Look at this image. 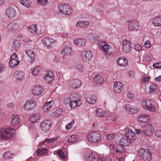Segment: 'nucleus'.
<instances>
[{
	"mask_svg": "<svg viewBox=\"0 0 161 161\" xmlns=\"http://www.w3.org/2000/svg\"><path fill=\"white\" fill-rule=\"evenodd\" d=\"M75 68L76 70L80 72H83L84 71L85 67L81 64H78L75 66Z\"/></svg>",
	"mask_w": 161,
	"mask_h": 161,
	"instance_id": "obj_43",
	"label": "nucleus"
},
{
	"mask_svg": "<svg viewBox=\"0 0 161 161\" xmlns=\"http://www.w3.org/2000/svg\"><path fill=\"white\" fill-rule=\"evenodd\" d=\"M43 44L48 48H50L52 44L55 42V40L53 38L49 37H45L42 40Z\"/></svg>",
	"mask_w": 161,
	"mask_h": 161,
	"instance_id": "obj_19",
	"label": "nucleus"
},
{
	"mask_svg": "<svg viewBox=\"0 0 161 161\" xmlns=\"http://www.w3.org/2000/svg\"><path fill=\"white\" fill-rule=\"evenodd\" d=\"M130 44V42L127 40H124L123 42L122 49L124 53H128L131 50Z\"/></svg>",
	"mask_w": 161,
	"mask_h": 161,
	"instance_id": "obj_16",
	"label": "nucleus"
},
{
	"mask_svg": "<svg viewBox=\"0 0 161 161\" xmlns=\"http://www.w3.org/2000/svg\"><path fill=\"white\" fill-rule=\"evenodd\" d=\"M20 123L19 117L17 115H13L11 118V124L12 126H15L19 125Z\"/></svg>",
	"mask_w": 161,
	"mask_h": 161,
	"instance_id": "obj_20",
	"label": "nucleus"
},
{
	"mask_svg": "<svg viewBox=\"0 0 161 161\" xmlns=\"http://www.w3.org/2000/svg\"><path fill=\"white\" fill-rule=\"evenodd\" d=\"M79 97L77 93L71 94L69 97V101H78Z\"/></svg>",
	"mask_w": 161,
	"mask_h": 161,
	"instance_id": "obj_41",
	"label": "nucleus"
},
{
	"mask_svg": "<svg viewBox=\"0 0 161 161\" xmlns=\"http://www.w3.org/2000/svg\"><path fill=\"white\" fill-rule=\"evenodd\" d=\"M58 137L56 136L55 137H53L50 139H46L43 142H40L39 145L42 146V145H44L46 142L47 143L54 142L58 139Z\"/></svg>",
	"mask_w": 161,
	"mask_h": 161,
	"instance_id": "obj_36",
	"label": "nucleus"
},
{
	"mask_svg": "<svg viewBox=\"0 0 161 161\" xmlns=\"http://www.w3.org/2000/svg\"><path fill=\"white\" fill-rule=\"evenodd\" d=\"M99 47L102 48V50L104 52L108 54L112 53L114 52V49L107 44L105 42H101Z\"/></svg>",
	"mask_w": 161,
	"mask_h": 161,
	"instance_id": "obj_12",
	"label": "nucleus"
},
{
	"mask_svg": "<svg viewBox=\"0 0 161 161\" xmlns=\"http://www.w3.org/2000/svg\"><path fill=\"white\" fill-rule=\"evenodd\" d=\"M58 8L59 13L65 15H69L73 11L72 8L71 6L67 4H59Z\"/></svg>",
	"mask_w": 161,
	"mask_h": 161,
	"instance_id": "obj_5",
	"label": "nucleus"
},
{
	"mask_svg": "<svg viewBox=\"0 0 161 161\" xmlns=\"http://www.w3.org/2000/svg\"><path fill=\"white\" fill-rule=\"evenodd\" d=\"M150 92L153 93L155 92L157 90L156 86L153 84H151L149 88Z\"/></svg>",
	"mask_w": 161,
	"mask_h": 161,
	"instance_id": "obj_48",
	"label": "nucleus"
},
{
	"mask_svg": "<svg viewBox=\"0 0 161 161\" xmlns=\"http://www.w3.org/2000/svg\"><path fill=\"white\" fill-rule=\"evenodd\" d=\"M153 24L155 26H161V16L156 17L153 19Z\"/></svg>",
	"mask_w": 161,
	"mask_h": 161,
	"instance_id": "obj_35",
	"label": "nucleus"
},
{
	"mask_svg": "<svg viewBox=\"0 0 161 161\" xmlns=\"http://www.w3.org/2000/svg\"><path fill=\"white\" fill-rule=\"evenodd\" d=\"M43 91V88L40 86L36 85L32 89V92L36 96L40 95Z\"/></svg>",
	"mask_w": 161,
	"mask_h": 161,
	"instance_id": "obj_17",
	"label": "nucleus"
},
{
	"mask_svg": "<svg viewBox=\"0 0 161 161\" xmlns=\"http://www.w3.org/2000/svg\"><path fill=\"white\" fill-rule=\"evenodd\" d=\"M24 5L27 8L31 6V3H29L28 1L27 0H25Z\"/></svg>",
	"mask_w": 161,
	"mask_h": 161,
	"instance_id": "obj_63",
	"label": "nucleus"
},
{
	"mask_svg": "<svg viewBox=\"0 0 161 161\" xmlns=\"http://www.w3.org/2000/svg\"><path fill=\"white\" fill-rule=\"evenodd\" d=\"M89 22L87 21H78L76 24V26L78 28H85L89 25Z\"/></svg>",
	"mask_w": 161,
	"mask_h": 161,
	"instance_id": "obj_32",
	"label": "nucleus"
},
{
	"mask_svg": "<svg viewBox=\"0 0 161 161\" xmlns=\"http://www.w3.org/2000/svg\"><path fill=\"white\" fill-rule=\"evenodd\" d=\"M113 88L115 92H119L123 89V85L121 82L119 81L115 82Z\"/></svg>",
	"mask_w": 161,
	"mask_h": 161,
	"instance_id": "obj_27",
	"label": "nucleus"
},
{
	"mask_svg": "<svg viewBox=\"0 0 161 161\" xmlns=\"http://www.w3.org/2000/svg\"><path fill=\"white\" fill-rule=\"evenodd\" d=\"M53 61L56 63H59L60 61V58L59 57L55 56Z\"/></svg>",
	"mask_w": 161,
	"mask_h": 161,
	"instance_id": "obj_61",
	"label": "nucleus"
},
{
	"mask_svg": "<svg viewBox=\"0 0 161 161\" xmlns=\"http://www.w3.org/2000/svg\"><path fill=\"white\" fill-rule=\"evenodd\" d=\"M142 131H144V134L147 136H150L154 131V127L150 124L142 126Z\"/></svg>",
	"mask_w": 161,
	"mask_h": 161,
	"instance_id": "obj_9",
	"label": "nucleus"
},
{
	"mask_svg": "<svg viewBox=\"0 0 161 161\" xmlns=\"http://www.w3.org/2000/svg\"><path fill=\"white\" fill-rule=\"evenodd\" d=\"M5 14L7 17L11 19L16 16V12L13 8L10 7L6 9Z\"/></svg>",
	"mask_w": 161,
	"mask_h": 161,
	"instance_id": "obj_21",
	"label": "nucleus"
},
{
	"mask_svg": "<svg viewBox=\"0 0 161 161\" xmlns=\"http://www.w3.org/2000/svg\"><path fill=\"white\" fill-rule=\"evenodd\" d=\"M150 119V118L149 116L145 114H142L139 115L137 117L138 121L140 123H147Z\"/></svg>",
	"mask_w": 161,
	"mask_h": 161,
	"instance_id": "obj_18",
	"label": "nucleus"
},
{
	"mask_svg": "<svg viewBox=\"0 0 161 161\" xmlns=\"http://www.w3.org/2000/svg\"><path fill=\"white\" fill-rule=\"evenodd\" d=\"M36 24L32 25L27 27V30L30 33L33 34L36 33Z\"/></svg>",
	"mask_w": 161,
	"mask_h": 161,
	"instance_id": "obj_38",
	"label": "nucleus"
},
{
	"mask_svg": "<svg viewBox=\"0 0 161 161\" xmlns=\"http://www.w3.org/2000/svg\"><path fill=\"white\" fill-rule=\"evenodd\" d=\"M94 81L97 84H101L103 83V78L101 75L95 76L94 78Z\"/></svg>",
	"mask_w": 161,
	"mask_h": 161,
	"instance_id": "obj_39",
	"label": "nucleus"
},
{
	"mask_svg": "<svg viewBox=\"0 0 161 161\" xmlns=\"http://www.w3.org/2000/svg\"><path fill=\"white\" fill-rule=\"evenodd\" d=\"M19 63L17 55L14 53L11 56L9 62V65L11 67H16Z\"/></svg>",
	"mask_w": 161,
	"mask_h": 161,
	"instance_id": "obj_14",
	"label": "nucleus"
},
{
	"mask_svg": "<svg viewBox=\"0 0 161 161\" xmlns=\"http://www.w3.org/2000/svg\"><path fill=\"white\" fill-rule=\"evenodd\" d=\"M116 151L119 153H123L124 152V150L122 145H119L116 148Z\"/></svg>",
	"mask_w": 161,
	"mask_h": 161,
	"instance_id": "obj_50",
	"label": "nucleus"
},
{
	"mask_svg": "<svg viewBox=\"0 0 161 161\" xmlns=\"http://www.w3.org/2000/svg\"><path fill=\"white\" fill-rule=\"evenodd\" d=\"M72 51V47L66 46L62 48L61 53L64 56H68L70 54Z\"/></svg>",
	"mask_w": 161,
	"mask_h": 161,
	"instance_id": "obj_24",
	"label": "nucleus"
},
{
	"mask_svg": "<svg viewBox=\"0 0 161 161\" xmlns=\"http://www.w3.org/2000/svg\"><path fill=\"white\" fill-rule=\"evenodd\" d=\"M106 137L108 140H111L115 137V135L114 134H109L106 135Z\"/></svg>",
	"mask_w": 161,
	"mask_h": 161,
	"instance_id": "obj_52",
	"label": "nucleus"
},
{
	"mask_svg": "<svg viewBox=\"0 0 161 161\" xmlns=\"http://www.w3.org/2000/svg\"><path fill=\"white\" fill-rule=\"evenodd\" d=\"M19 46V44L18 43V42L17 41H14L13 47H14L15 48H17Z\"/></svg>",
	"mask_w": 161,
	"mask_h": 161,
	"instance_id": "obj_60",
	"label": "nucleus"
},
{
	"mask_svg": "<svg viewBox=\"0 0 161 161\" xmlns=\"http://www.w3.org/2000/svg\"><path fill=\"white\" fill-rule=\"evenodd\" d=\"M21 27L19 24L17 22H10L7 25L6 28L7 31L9 32H12L16 30L20 29Z\"/></svg>",
	"mask_w": 161,
	"mask_h": 161,
	"instance_id": "obj_13",
	"label": "nucleus"
},
{
	"mask_svg": "<svg viewBox=\"0 0 161 161\" xmlns=\"http://www.w3.org/2000/svg\"><path fill=\"white\" fill-rule=\"evenodd\" d=\"M48 2V0H42L41 1L40 0H38L37 2L39 4L45 5H47Z\"/></svg>",
	"mask_w": 161,
	"mask_h": 161,
	"instance_id": "obj_51",
	"label": "nucleus"
},
{
	"mask_svg": "<svg viewBox=\"0 0 161 161\" xmlns=\"http://www.w3.org/2000/svg\"><path fill=\"white\" fill-rule=\"evenodd\" d=\"M15 130L11 127L2 129L0 131V138L3 139L10 138L14 136Z\"/></svg>",
	"mask_w": 161,
	"mask_h": 161,
	"instance_id": "obj_2",
	"label": "nucleus"
},
{
	"mask_svg": "<svg viewBox=\"0 0 161 161\" xmlns=\"http://www.w3.org/2000/svg\"><path fill=\"white\" fill-rule=\"evenodd\" d=\"M87 102L90 104H94L95 103L97 100L96 96L94 94L88 95L86 98Z\"/></svg>",
	"mask_w": 161,
	"mask_h": 161,
	"instance_id": "obj_26",
	"label": "nucleus"
},
{
	"mask_svg": "<svg viewBox=\"0 0 161 161\" xmlns=\"http://www.w3.org/2000/svg\"><path fill=\"white\" fill-rule=\"evenodd\" d=\"M12 155H13V154L10 152L7 151L4 153L3 157L6 158H9L12 157Z\"/></svg>",
	"mask_w": 161,
	"mask_h": 161,
	"instance_id": "obj_49",
	"label": "nucleus"
},
{
	"mask_svg": "<svg viewBox=\"0 0 161 161\" xmlns=\"http://www.w3.org/2000/svg\"><path fill=\"white\" fill-rule=\"evenodd\" d=\"M142 127L140 129H137L136 130V134H139L140 133H142L144 134V131H142Z\"/></svg>",
	"mask_w": 161,
	"mask_h": 161,
	"instance_id": "obj_62",
	"label": "nucleus"
},
{
	"mask_svg": "<svg viewBox=\"0 0 161 161\" xmlns=\"http://www.w3.org/2000/svg\"><path fill=\"white\" fill-rule=\"evenodd\" d=\"M149 77L147 76H144L142 79V82H145L148 81Z\"/></svg>",
	"mask_w": 161,
	"mask_h": 161,
	"instance_id": "obj_57",
	"label": "nucleus"
},
{
	"mask_svg": "<svg viewBox=\"0 0 161 161\" xmlns=\"http://www.w3.org/2000/svg\"><path fill=\"white\" fill-rule=\"evenodd\" d=\"M62 113V110L61 108H58L53 112V115L54 116L57 117L60 115Z\"/></svg>",
	"mask_w": 161,
	"mask_h": 161,
	"instance_id": "obj_47",
	"label": "nucleus"
},
{
	"mask_svg": "<svg viewBox=\"0 0 161 161\" xmlns=\"http://www.w3.org/2000/svg\"><path fill=\"white\" fill-rule=\"evenodd\" d=\"M81 84L80 81L78 79H74L70 81L69 85L73 88H75L79 86Z\"/></svg>",
	"mask_w": 161,
	"mask_h": 161,
	"instance_id": "obj_25",
	"label": "nucleus"
},
{
	"mask_svg": "<svg viewBox=\"0 0 161 161\" xmlns=\"http://www.w3.org/2000/svg\"><path fill=\"white\" fill-rule=\"evenodd\" d=\"M127 24L129 30L130 31H136L139 28V24L136 20H132L128 22Z\"/></svg>",
	"mask_w": 161,
	"mask_h": 161,
	"instance_id": "obj_15",
	"label": "nucleus"
},
{
	"mask_svg": "<svg viewBox=\"0 0 161 161\" xmlns=\"http://www.w3.org/2000/svg\"><path fill=\"white\" fill-rule=\"evenodd\" d=\"M119 143L121 145L124 146H130L132 145V142L128 141L125 137H122L119 139Z\"/></svg>",
	"mask_w": 161,
	"mask_h": 161,
	"instance_id": "obj_28",
	"label": "nucleus"
},
{
	"mask_svg": "<svg viewBox=\"0 0 161 161\" xmlns=\"http://www.w3.org/2000/svg\"><path fill=\"white\" fill-rule=\"evenodd\" d=\"M141 106L143 108L150 112H155L156 111V106L153 101L152 100L145 99L142 101Z\"/></svg>",
	"mask_w": 161,
	"mask_h": 161,
	"instance_id": "obj_1",
	"label": "nucleus"
},
{
	"mask_svg": "<svg viewBox=\"0 0 161 161\" xmlns=\"http://www.w3.org/2000/svg\"><path fill=\"white\" fill-rule=\"evenodd\" d=\"M81 57L82 59L85 62L89 63L93 57V54L89 50H84L81 52Z\"/></svg>",
	"mask_w": 161,
	"mask_h": 161,
	"instance_id": "obj_8",
	"label": "nucleus"
},
{
	"mask_svg": "<svg viewBox=\"0 0 161 161\" xmlns=\"http://www.w3.org/2000/svg\"><path fill=\"white\" fill-rule=\"evenodd\" d=\"M125 135L129 140L132 141H134L137 139V136L136 134L129 128L125 129Z\"/></svg>",
	"mask_w": 161,
	"mask_h": 161,
	"instance_id": "obj_11",
	"label": "nucleus"
},
{
	"mask_svg": "<svg viewBox=\"0 0 161 161\" xmlns=\"http://www.w3.org/2000/svg\"><path fill=\"white\" fill-rule=\"evenodd\" d=\"M26 53L31 59V62L33 63L35 58V54L32 50H28L25 51Z\"/></svg>",
	"mask_w": 161,
	"mask_h": 161,
	"instance_id": "obj_37",
	"label": "nucleus"
},
{
	"mask_svg": "<svg viewBox=\"0 0 161 161\" xmlns=\"http://www.w3.org/2000/svg\"><path fill=\"white\" fill-rule=\"evenodd\" d=\"M14 75L17 80H21L24 78V73L22 71L17 70L14 73Z\"/></svg>",
	"mask_w": 161,
	"mask_h": 161,
	"instance_id": "obj_30",
	"label": "nucleus"
},
{
	"mask_svg": "<svg viewBox=\"0 0 161 161\" xmlns=\"http://www.w3.org/2000/svg\"><path fill=\"white\" fill-rule=\"evenodd\" d=\"M73 43L78 47L84 46L86 43V41L83 38H75L73 40Z\"/></svg>",
	"mask_w": 161,
	"mask_h": 161,
	"instance_id": "obj_22",
	"label": "nucleus"
},
{
	"mask_svg": "<svg viewBox=\"0 0 161 161\" xmlns=\"http://www.w3.org/2000/svg\"><path fill=\"white\" fill-rule=\"evenodd\" d=\"M129 76L131 78H133L135 75V73L133 71H130L129 73Z\"/></svg>",
	"mask_w": 161,
	"mask_h": 161,
	"instance_id": "obj_64",
	"label": "nucleus"
},
{
	"mask_svg": "<svg viewBox=\"0 0 161 161\" xmlns=\"http://www.w3.org/2000/svg\"><path fill=\"white\" fill-rule=\"evenodd\" d=\"M139 156L144 161H149L152 159L151 152L147 149H141L138 152Z\"/></svg>",
	"mask_w": 161,
	"mask_h": 161,
	"instance_id": "obj_4",
	"label": "nucleus"
},
{
	"mask_svg": "<svg viewBox=\"0 0 161 161\" xmlns=\"http://www.w3.org/2000/svg\"><path fill=\"white\" fill-rule=\"evenodd\" d=\"M54 104V102L52 101H49L46 103L43 106V110L45 112L51 111Z\"/></svg>",
	"mask_w": 161,
	"mask_h": 161,
	"instance_id": "obj_23",
	"label": "nucleus"
},
{
	"mask_svg": "<svg viewBox=\"0 0 161 161\" xmlns=\"http://www.w3.org/2000/svg\"><path fill=\"white\" fill-rule=\"evenodd\" d=\"M95 112L96 115L97 116L104 117L108 115V114L106 113L105 111L103 110L102 108H97L95 110Z\"/></svg>",
	"mask_w": 161,
	"mask_h": 161,
	"instance_id": "obj_29",
	"label": "nucleus"
},
{
	"mask_svg": "<svg viewBox=\"0 0 161 161\" xmlns=\"http://www.w3.org/2000/svg\"><path fill=\"white\" fill-rule=\"evenodd\" d=\"M78 139V135H73L68 138V141L69 143H74L77 142Z\"/></svg>",
	"mask_w": 161,
	"mask_h": 161,
	"instance_id": "obj_42",
	"label": "nucleus"
},
{
	"mask_svg": "<svg viewBox=\"0 0 161 161\" xmlns=\"http://www.w3.org/2000/svg\"><path fill=\"white\" fill-rule=\"evenodd\" d=\"M155 135L157 137L161 138V130L156 131L155 132Z\"/></svg>",
	"mask_w": 161,
	"mask_h": 161,
	"instance_id": "obj_59",
	"label": "nucleus"
},
{
	"mask_svg": "<svg viewBox=\"0 0 161 161\" xmlns=\"http://www.w3.org/2000/svg\"><path fill=\"white\" fill-rule=\"evenodd\" d=\"M127 96L129 98L131 99H133L134 97V94L132 93L130 91H128Z\"/></svg>",
	"mask_w": 161,
	"mask_h": 161,
	"instance_id": "obj_56",
	"label": "nucleus"
},
{
	"mask_svg": "<svg viewBox=\"0 0 161 161\" xmlns=\"http://www.w3.org/2000/svg\"><path fill=\"white\" fill-rule=\"evenodd\" d=\"M74 121L72 120L70 123L67 125L65 126L66 129L67 130L69 129L71 127L72 125L74 124Z\"/></svg>",
	"mask_w": 161,
	"mask_h": 161,
	"instance_id": "obj_53",
	"label": "nucleus"
},
{
	"mask_svg": "<svg viewBox=\"0 0 161 161\" xmlns=\"http://www.w3.org/2000/svg\"><path fill=\"white\" fill-rule=\"evenodd\" d=\"M41 115L38 113L33 114L30 118V121L32 123H34L40 119Z\"/></svg>",
	"mask_w": 161,
	"mask_h": 161,
	"instance_id": "obj_34",
	"label": "nucleus"
},
{
	"mask_svg": "<svg viewBox=\"0 0 161 161\" xmlns=\"http://www.w3.org/2000/svg\"><path fill=\"white\" fill-rule=\"evenodd\" d=\"M153 66L155 68H161V62H157L153 64Z\"/></svg>",
	"mask_w": 161,
	"mask_h": 161,
	"instance_id": "obj_55",
	"label": "nucleus"
},
{
	"mask_svg": "<svg viewBox=\"0 0 161 161\" xmlns=\"http://www.w3.org/2000/svg\"><path fill=\"white\" fill-rule=\"evenodd\" d=\"M53 73L52 71H47L45 72L42 76L43 80L44 82L49 83L54 79Z\"/></svg>",
	"mask_w": 161,
	"mask_h": 161,
	"instance_id": "obj_10",
	"label": "nucleus"
},
{
	"mask_svg": "<svg viewBox=\"0 0 161 161\" xmlns=\"http://www.w3.org/2000/svg\"><path fill=\"white\" fill-rule=\"evenodd\" d=\"M41 68L40 66H38L34 68L32 72V74L33 75L36 76L41 71Z\"/></svg>",
	"mask_w": 161,
	"mask_h": 161,
	"instance_id": "obj_45",
	"label": "nucleus"
},
{
	"mask_svg": "<svg viewBox=\"0 0 161 161\" xmlns=\"http://www.w3.org/2000/svg\"><path fill=\"white\" fill-rule=\"evenodd\" d=\"M51 125V121L49 120L46 119L41 123L40 127L42 130L47 132L50 130Z\"/></svg>",
	"mask_w": 161,
	"mask_h": 161,
	"instance_id": "obj_7",
	"label": "nucleus"
},
{
	"mask_svg": "<svg viewBox=\"0 0 161 161\" xmlns=\"http://www.w3.org/2000/svg\"><path fill=\"white\" fill-rule=\"evenodd\" d=\"M57 153L59 157L62 159H65L67 157L66 155L64 154V153L61 150L58 151Z\"/></svg>",
	"mask_w": 161,
	"mask_h": 161,
	"instance_id": "obj_46",
	"label": "nucleus"
},
{
	"mask_svg": "<svg viewBox=\"0 0 161 161\" xmlns=\"http://www.w3.org/2000/svg\"><path fill=\"white\" fill-rule=\"evenodd\" d=\"M117 63L120 66H125L127 65L128 61L125 58H119L118 59Z\"/></svg>",
	"mask_w": 161,
	"mask_h": 161,
	"instance_id": "obj_31",
	"label": "nucleus"
},
{
	"mask_svg": "<svg viewBox=\"0 0 161 161\" xmlns=\"http://www.w3.org/2000/svg\"><path fill=\"white\" fill-rule=\"evenodd\" d=\"M92 39L93 41L95 42L97 41H99L100 40L99 36H98L97 35L93 36L92 37V38L91 39V40Z\"/></svg>",
	"mask_w": 161,
	"mask_h": 161,
	"instance_id": "obj_58",
	"label": "nucleus"
},
{
	"mask_svg": "<svg viewBox=\"0 0 161 161\" xmlns=\"http://www.w3.org/2000/svg\"><path fill=\"white\" fill-rule=\"evenodd\" d=\"M151 43L149 41H146L144 44V47L147 48H150L151 47Z\"/></svg>",
	"mask_w": 161,
	"mask_h": 161,
	"instance_id": "obj_54",
	"label": "nucleus"
},
{
	"mask_svg": "<svg viewBox=\"0 0 161 161\" xmlns=\"http://www.w3.org/2000/svg\"><path fill=\"white\" fill-rule=\"evenodd\" d=\"M36 100L33 98L27 100L23 105V108L27 111L35 107L37 104Z\"/></svg>",
	"mask_w": 161,
	"mask_h": 161,
	"instance_id": "obj_6",
	"label": "nucleus"
},
{
	"mask_svg": "<svg viewBox=\"0 0 161 161\" xmlns=\"http://www.w3.org/2000/svg\"><path fill=\"white\" fill-rule=\"evenodd\" d=\"M88 141L92 143H96L102 140V136L100 132L93 131L90 133L87 136Z\"/></svg>",
	"mask_w": 161,
	"mask_h": 161,
	"instance_id": "obj_3",
	"label": "nucleus"
},
{
	"mask_svg": "<svg viewBox=\"0 0 161 161\" xmlns=\"http://www.w3.org/2000/svg\"><path fill=\"white\" fill-rule=\"evenodd\" d=\"M69 106L71 108H74L78 107L81 104V101L79 100L78 101H69Z\"/></svg>",
	"mask_w": 161,
	"mask_h": 161,
	"instance_id": "obj_40",
	"label": "nucleus"
},
{
	"mask_svg": "<svg viewBox=\"0 0 161 161\" xmlns=\"http://www.w3.org/2000/svg\"><path fill=\"white\" fill-rule=\"evenodd\" d=\"M88 161H99V156L97 154L91 153L87 158Z\"/></svg>",
	"mask_w": 161,
	"mask_h": 161,
	"instance_id": "obj_33",
	"label": "nucleus"
},
{
	"mask_svg": "<svg viewBox=\"0 0 161 161\" xmlns=\"http://www.w3.org/2000/svg\"><path fill=\"white\" fill-rule=\"evenodd\" d=\"M47 151V149L46 147L39 148L36 152V154L37 156L41 155L46 153Z\"/></svg>",
	"mask_w": 161,
	"mask_h": 161,
	"instance_id": "obj_44",
	"label": "nucleus"
}]
</instances>
